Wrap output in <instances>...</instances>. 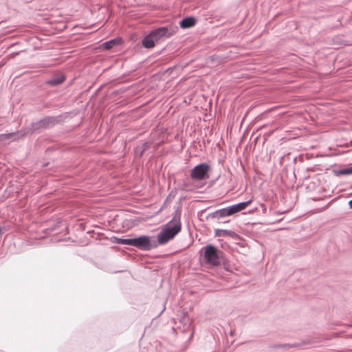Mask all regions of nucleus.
I'll return each mask as SVG.
<instances>
[{"label": "nucleus", "mask_w": 352, "mask_h": 352, "mask_svg": "<svg viewBox=\"0 0 352 352\" xmlns=\"http://www.w3.org/2000/svg\"><path fill=\"white\" fill-rule=\"evenodd\" d=\"M210 166L206 163H201L191 170L190 177L195 180H204L209 178L208 172Z\"/></svg>", "instance_id": "nucleus-4"}, {"label": "nucleus", "mask_w": 352, "mask_h": 352, "mask_svg": "<svg viewBox=\"0 0 352 352\" xmlns=\"http://www.w3.org/2000/svg\"><path fill=\"white\" fill-rule=\"evenodd\" d=\"M341 173L346 175L352 174V166L342 170Z\"/></svg>", "instance_id": "nucleus-12"}, {"label": "nucleus", "mask_w": 352, "mask_h": 352, "mask_svg": "<svg viewBox=\"0 0 352 352\" xmlns=\"http://www.w3.org/2000/svg\"><path fill=\"white\" fill-rule=\"evenodd\" d=\"M204 258L208 263L212 265H217L219 263L218 250L211 245L206 246Z\"/></svg>", "instance_id": "nucleus-5"}, {"label": "nucleus", "mask_w": 352, "mask_h": 352, "mask_svg": "<svg viewBox=\"0 0 352 352\" xmlns=\"http://www.w3.org/2000/svg\"><path fill=\"white\" fill-rule=\"evenodd\" d=\"M215 236H230L232 238L238 237V234L232 230L216 229L214 230Z\"/></svg>", "instance_id": "nucleus-7"}, {"label": "nucleus", "mask_w": 352, "mask_h": 352, "mask_svg": "<svg viewBox=\"0 0 352 352\" xmlns=\"http://www.w3.org/2000/svg\"><path fill=\"white\" fill-rule=\"evenodd\" d=\"M171 34L168 33L166 28H160L147 35L142 41V45L146 48H152L155 46L156 42L164 36H170Z\"/></svg>", "instance_id": "nucleus-3"}, {"label": "nucleus", "mask_w": 352, "mask_h": 352, "mask_svg": "<svg viewBox=\"0 0 352 352\" xmlns=\"http://www.w3.org/2000/svg\"><path fill=\"white\" fill-rule=\"evenodd\" d=\"M253 201V199H251L248 201L241 202L232 206L228 207V214L229 216L232 215L235 213H237L243 210H245L251 203Z\"/></svg>", "instance_id": "nucleus-6"}, {"label": "nucleus", "mask_w": 352, "mask_h": 352, "mask_svg": "<svg viewBox=\"0 0 352 352\" xmlns=\"http://www.w3.org/2000/svg\"><path fill=\"white\" fill-rule=\"evenodd\" d=\"M181 223L176 222L174 224L169 222L157 234V242L160 245H164L172 240L181 230Z\"/></svg>", "instance_id": "nucleus-2"}, {"label": "nucleus", "mask_w": 352, "mask_h": 352, "mask_svg": "<svg viewBox=\"0 0 352 352\" xmlns=\"http://www.w3.org/2000/svg\"><path fill=\"white\" fill-rule=\"evenodd\" d=\"M118 42L116 39L111 40L107 42L104 43L102 45V47L105 50H110L111 49L114 45L118 44Z\"/></svg>", "instance_id": "nucleus-10"}, {"label": "nucleus", "mask_w": 352, "mask_h": 352, "mask_svg": "<svg viewBox=\"0 0 352 352\" xmlns=\"http://www.w3.org/2000/svg\"><path fill=\"white\" fill-rule=\"evenodd\" d=\"M228 208L217 210L214 213V217H217V218H221V217H226V216H229L228 214Z\"/></svg>", "instance_id": "nucleus-9"}, {"label": "nucleus", "mask_w": 352, "mask_h": 352, "mask_svg": "<svg viewBox=\"0 0 352 352\" xmlns=\"http://www.w3.org/2000/svg\"><path fill=\"white\" fill-rule=\"evenodd\" d=\"M65 81V77L64 76H60L58 78H54L53 80H52L50 81V83L52 85H58V84H60L62 82H63Z\"/></svg>", "instance_id": "nucleus-11"}, {"label": "nucleus", "mask_w": 352, "mask_h": 352, "mask_svg": "<svg viewBox=\"0 0 352 352\" xmlns=\"http://www.w3.org/2000/svg\"><path fill=\"white\" fill-rule=\"evenodd\" d=\"M117 243L134 246L143 250H149L157 246V244L151 243L148 236H141L134 239H117Z\"/></svg>", "instance_id": "nucleus-1"}, {"label": "nucleus", "mask_w": 352, "mask_h": 352, "mask_svg": "<svg viewBox=\"0 0 352 352\" xmlns=\"http://www.w3.org/2000/svg\"><path fill=\"white\" fill-rule=\"evenodd\" d=\"M349 204L350 208H352V200L349 201Z\"/></svg>", "instance_id": "nucleus-13"}, {"label": "nucleus", "mask_w": 352, "mask_h": 352, "mask_svg": "<svg viewBox=\"0 0 352 352\" xmlns=\"http://www.w3.org/2000/svg\"><path fill=\"white\" fill-rule=\"evenodd\" d=\"M179 24L182 28H191L195 24V19L192 17L186 18L182 19Z\"/></svg>", "instance_id": "nucleus-8"}]
</instances>
